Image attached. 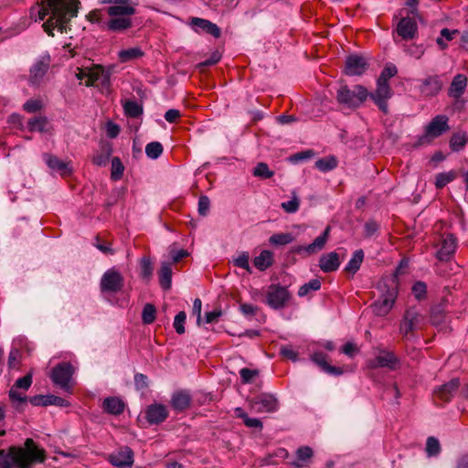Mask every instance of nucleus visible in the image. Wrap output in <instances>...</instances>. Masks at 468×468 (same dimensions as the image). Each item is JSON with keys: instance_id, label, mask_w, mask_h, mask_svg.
<instances>
[{"instance_id": "24", "label": "nucleus", "mask_w": 468, "mask_h": 468, "mask_svg": "<svg viewBox=\"0 0 468 468\" xmlns=\"http://www.w3.org/2000/svg\"><path fill=\"white\" fill-rule=\"evenodd\" d=\"M110 462L112 465L120 468L132 467L133 463V452L129 447H124L111 454Z\"/></svg>"}, {"instance_id": "26", "label": "nucleus", "mask_w": 468, "mask_h": 468, "mask_svg": "<svg viewBox=\"0 0 468 468\" xmlns=\"http://www.w3.org/2000/svg\"><path fill=\"white\" fill-rule=\"evenodd\" d=\"M327 358L328 356L323 352H314L311 356V360L320 367L324 372L333 376L342 375L344 373L343 369L341 367L329 365L327 363Z\"/></svg>"}, {"instance_id": "46", "label": "nucleus", "mask_w": 468, "mask_h": 468, "mask_svg": "<svg viewBox=\"0 0 468 468\" xmlns=\"http://www.w3.org/2000/svg\"><path fill=\"white\" fill-rule=\"evenodd\" d=\"M124 172V165H122L121 159L119 157H113L112 159V171H111V178L113 181L120 180Z\"/></svg>"}, {"instance_id": "41", "label": "nucleus", "mask_w": 468, "mask_h": 468, "mask_svg": "<svg viewBox=\"0 0 468 468\" xmlns=\"http://www.w3.org/2000/svg\"><path fill=\"white\" fill-rule=\"evenodd\" d=\"M48 120L45 116L31 118L27 122V129L29 132L45 133Z\"/></svg>"}, {"instance_id": "16", "label": "nucleus", "mask_w": 468, "mask_h": 468, "mask_svg": "<svg viewBox=\"0 0 468 468\" xmlns=\"http://www.w3.org/2000/svg\"><path fill=\"white\" fill-rule=\"evenodd\" d=\"M368 69V62L366 58L357 54H351L346 57L344 72L347 76H361Z\"/></svg>"}, {"instance_id": "58", "label": "nucleus", "mask_w": 468, "mask_h": 468, "mask_svg": "<svg viewBox=\"0 0 468 468\" xmlns=\"http://www.w3.org/2000/svg\"><path fill=\"white\" fill-rule=\"evenodd\" d=\"M258 375V370H253L247 367H243L239 370L240 378L245 384L252 382L253 378Z\"/></svg>"}, {"instance_id": "2", "label": "nucleus", "mask_w": 468, "mask_h": 468, "mask_svg": "<svg viewBox=\"0 0 468 468\" xmlns=\"http://www.w3.org/2000/svg\"><path fill=\"white\" fill-rule=\"evenodd\" d=\"M46 459L44 449L38 448L33 439H27L25 446H11L7 451L0 450V468H32Z\"/></svg>"}, {"instance_id": "50", "label": "nucleus", "mask_w": 468, "mask_h": 468, "mask_svg": "<svg viewBox=\"0 0 468 468\" xmlns=\"http://www.w3.org/2000/svg\"><path fill=\"white\" fill-rule=\"evenodd\" d=\"M320 288H321L320 280L313 279L299 288L298 295L300 297H304L310 292V291H318V290H320Z\"/></svg>"}, {"instance_id": "57", "label": "nucleus", "mask_w": 468, "mask_h": 468, "mask_svg": "<svg viewBox=\"0 0 468 468\" xmlns=\"http://www.w3.org/2000/svg\"><path fill=\"white\" fill-rule=\"evenodd\" d=\"M412 293L415 298L418 300H421L425 298L427 292L426 283L423 282H416L412 286Z\"/></svg>"}, {"instance_id": "9", "label": "nucleus", "mask_w": 468, "mask_h": 468, "mask_svg": "<svg viewBox=\"0 0 468 468\" xmlns=\"http://www.w3.org/2000/svg\"><path fill=\"white\" fill-rule=\"evenodd\" d=\"M291 299L288 289L280 284H271L266 292V303L274 310L282 309Z\"/></svg>"}, {"instance_id": "21", "label": "nucleus", "mask_w": 468, "mask_h": 468, "mask_svg": "<svg viewBox=\"0 0 468 468\" xmlns=\"http://www.w3.org/2000/svg\"><path fill=\"white\" fill-rule=\"evenodd\" d=\"M190 25L197 33L205 32L213 36L215 38H218L221 35L220 28L215 23H212L207 19L193 17Z\"/></svg>"}, {"instance_id": "38", "label": "nucleus", "mask_w": 468, "mask_h": 468, "mask_svg": "<svg viewBox=\"0 0 468 468\" xmlns=\"http://www.w3.org/2000/svg\"><path fill=\"white\" fill-rule=\"evenodd\" d=\"M364 260V252L362 250H356L352 258L349 260L348 263L345 267V271L355 274L360 268Z\"/></svg>"}, {"instance_id": "22", "label": "nucleus", "mask_w": 468, "mask_h": 468, "mask_svg": "<svg viewBox=\"0 0 468 468\" xmlns=\"http://www.w3.org/2000/svg\"><path fill=\"white\" fill-rule=\"evenodd\" d=\"M49 56L43 57L37 60L30 69L29 82L33 85H38L46 75L49 68Z\"/></svg>"}, {"instance_id": "6", "label": "nucleus", "mask_w": 468, "mask_h": 468, "mask_svg": "<svg viewBox=\"0 0 468 468\" xmlns=\"http://www.w3.org/2000/svg\"><path fill=\"white\" fill-rule=\"evenodd\" d=\"M124 287V278L115 268L107 270L100 281V291L102 295H114Z\"/></svg>"}, {"instance_id": "39", "label": "nucleus", "mask_w": 468, "mask_h": 468, "mask_svg": "<svg viewBox=\"0 0 468 468\" xmlns=\"http://www.w3.org/2000/svg\"><path fill=\"white\" fill-rule=\"evenodd\" d=\"M468 142V137L466 133L458 132L454 133L450 139V147L453 152H460L463 149L465 144Z\"/></svg>"}, {"instance_id": "18", "label": "nucleus", "mask_w": 468, "mask_h": 468, "mask_svg": "<svg viewBox=\"0 0 468 468\" xmlns=\"http://www.w3.org/2000/svg\"><path fill=\"white\" fill-rule=\"evenodd\" d=\"M32 373L29 372L23 378H18L14 386L9 390V398L12 401L24 403L27 401V397L17 391V389L27 390L32 385Z\"/></svg>"}, {"instance_id": "28", "label": "nucleus", "mask_w": 468, "mask_h": 468, "mask_svg": "<svg viewBox=\"0 0 468 468\" xmlns=\"http://www.w3.org/2000/svg\"><path fill=\"white\" fill-rule=\"evenodd\" d=\"M457 248V239L452 234L447 235L442 242L441 247L437 252V258L440 261H448L455 252Z\"/></svg>"}, {"instance_id": "43", "label": "nucleus", "mask_w": 468, "mask_h": 468, "mask_svg": "<svg viewBox=\"0 0 468 468\" xmlns=\"http://www.w3.org/2000/svg\"><path fill=\"white\" fill-rule=\"evenodd\" d=\"M123 110L126 116L137 118L143 114V107L136 101L128 100L123 104Z\"/></svg>"}, {"instance_id": "25", "label": "nucleus", "mask_w": 468, "mask_h": 468, "mask_svg": "<svg viewBox=\"0 0 468 468\" xmlns=\"http://www.w3.org/2000/svg\"><path fill=\"white\" fill-rule=\"evenodd\" d=\"M460 387V380L457 378L451 379L449 382L441 385L434 390V396L444 401H450Z\"/></svg>"}, {"instance_id": "33", "label": "nucleus", "mask_w": 468, "mask_h": 468, "mask_svg": "<svg viewBox=\"0 0 468 468\" xmlns=\"http://www.w3.org/2000/svg\"><path fill=\"white\" fill-rule=\"evenodd\" d=\"M133 26L132 19L129 16H112L107 22V28L112 32H123Z\"/></svg>"}, {"instance_id": "64", "label": "nucleus", "mask_w": 468, "mask_h": 468, "mask_svg": "<svg viewBox=\"0 0 468 468\" xmlns=\"http://www.w3.org/2000/svg\"><path fill=\"white\" fill-rule=\"evenodd\" d=\"M220 58H221V55L218 52H217V51L213 52L207 59L200 62L197 65V67L198 68H206V67L213 66V65L217 64L220 60Z\"/></svg>"}, {"instance_id": "34", "label": "nucleus", "mask_w": 468, "mask_h": 468, "mask_svg": "<svg viewBox=\"0 0 468 468\" xmlns=\"http://www.w3.org/2000/svg\"><path fill=\"white\" fill-rule=\"evenodd\" d=\"M102 409L109 414L120 415L124 410V402L117 397H109L103 400Z\"/></svg>"}, {"instance_id": "32", "label": "nucleus", "mask_w": 468, "mask_h": 468, "mask_svg": "<svg viewBox=\"0 0 468 468\" xmlns=\"http://www.w3.org/2000/svg\"><path fill=\"white\" fill-rule=\"evenodd\" d=\"M467 86V78L463 74H457L449 88L448 94L450 97L459 99L465 91Z\"/></svg>"}, {"instance_id": "20", "label": "nucleus", "mask_w": 468, "mask_h": 468, "mask_svg": "<svg viewBox=\"0 0 468 468\" xmlns=\"http://www.w3.org/2000/svg\"><path fill=\"white\" fill-rule=\"evenodd\" d=\"M168 411L165 405L154 403L145 410V419L150 424H159L166 420Z\"/></svg>"}, {"instance_id": "49", "label": "nucleus", "mask_w": 468, "mask_h": 468, "mask_svg": "<svg viewBox=\"0 0 468 468\" xmlns=\"http://www.w3.org/2000/svg\"><path fill=\"white\" fill-rule=\"evenodd\" d=\"M274 172L270 170L266 163H259L253 169V176L256 177L269 179L272 177Z\"/></svg>"}, {"instance_id": "51", "label": "nucleus", "mask_w": 468, "mask_h": 468, "mask_svg": "<svg viewBox=\"0 0 468 468\" xmlns=\"http://www.w3.org/2000/svg\"><path fill=\"white\" fill-rule=\"evenodd\" d=\"M426 452L429 457L437 456L441 452V444L437 438L431 436L427 439Z\"/></svg>"}, {"instance_id": "56", "label": "nucleus", "mask_w": 468, "mask_h": 468, "mask_svg": "<svg viewBox=\"0 0 468 468\" xmlns=\"http://www.w3.org/2000/svg\"><path fill=\"white\" fill-rule=\"evenodd\" d=\"M43 108V103L40 100H28L23 104V110L29 113H34Z\"/></svg>"}, {"instance_id": "54", "label": "nucleus", "mask_w": 468, "mask_h": 468, "mask_svg": "<svg viewBox=\"0 0 468 468\" xmlns=\"http://www.w3.org/2000/svg\"><path fill=\"white\" fill-rule=\"evenodd\" d=\"M141 276L144 280H149L153 275V264L149 258L144 257L140 262Z\"/></svg>"}, {"instance_id": "1", "label": "nucleus", "mask_w": 468, "mask_h": 468, "mask_svg": "<svg viewBox=\"0 0 468 468\" xmlns=\"http://www.w3.org/2000/svg\"><path fill=\"white\" fill-rule=\"evenodd\" d=\"M78 0H39L30 8V16H36V22L48 16L42 27L49 37H54L55 29L61 34L67 32L68 24L78 15Z\"/></svg>"}, {"instance_id": "30", "label": "nucleus", "mask_w": 468, "mask_h": 468, "mask_svg": "<svg viewBox=\"0 0 468 468\" xmlns=\"http://www.w3.org/2000/svg\"><path fill=\"white\" fill-rule=\"evenodd\" d=\"M44 160L47 165L53 171L58 172L61 176H69L71 174V168L69 164L58 159L57 156L45 154Z\"/></svg>"}, {"instance_id": "8", "label": "nucleus", "mask_w": 468, "mask_h": 468, "mask_svg": "<svg viewBox=\"0 0 468 468\" xmlns=\"http://www.w3.org/2000/svg\"><path fill=\"white\" fill-rule=\"evenodd\" d=\"M423 322L424 316L415 307H410L405 311L400 322L399 333L403 337L409 338L414 331L421 328Z\"/></svg>"}, {"instance_id": "40", "label": "nucleus", "mask_w": 468, "mask_h": 468, "mask_svg": "<svg viewBox=\"0 0 468 468\" xmlns=\"http://www.w3.org/2000/svg\"><path fill=\"white\" fill-rule=\"evenodd\" d=\"M144 55V51L139 47L122 49L118 54L121 62L123 63L142 58Z\"/></svg>"}, {"instance_id": "42", "label": "nucleus", "mask_w": 468, "mask_h": 468, "mask_svg": "<svg viewBox=\"0 0 468 468\" xmlns=\"http://www.w3.org/2000/svg\"><path fill=\"white\" fill-rule=\"evenodd\" d=\"M314 166L321 172H329L337 166V159L334 155L320 158L315 162Z\"/></svg>"}, {"instance_id": "53", "label": "nucleus", "mask_w": 468, "mask_h": 468, "mask_svg": "<svg viewBox=\"0 0 468 468\" xmlns=\"http://www.w3.org/2000/svg\"><path fill=\"white\" fill-rule=\"evenodd\" d=\"M445 320V311L440 305L435 306L431 311V322L433 325L439 326Z\"/></svg>"}, {"instance_id": "60", "label": "nucleus", "mask_w": 468, "mask_h": 468, "mask_svg": "<svg viewBox=\"0 0 468 468\" xmlns=\"http://www.w3.org/2000/svg\"><path fill=\"white\" fill-rule=\"evenodd\" d=\"M249 259H250L249 253L242 252L240 255H239L234 260V264L239 268H242V269L248 271L249 272H251V270H250V267L249 264Z\"/></svg>"}, {"instance_id": "11", "label": "nucleus", "mask_w": 468, "mask_h": 468, "mask_svg": "<svg viewBox=\"0 0 468 468\" xmlns=\"http://www.w3.org/2000/svg\"><path fill=\"white\" fill-rule=\"evenodd\" d=\"M101 4H111L107 8L110 16H131L135 14L137 0H100Z\"/></svg>"}, {"instance_id": "5", "label": "nucleus", "mask_w": 468, "mask_h": 468, "mask_svg": "<svg viewBox=\"0 0 468 468\" xmlns=\"http://www.w3.org/2000/svg\"><path fill=\"white\" fill-rule=\"evenodd\" d=\"M448 117L443 114H439L432 118L426 126L424 134L418 137L417 142L414 144V147L429 144L432 139L439 137L449 131L450 126L448 124Z\"/></svg>"}, {"instance_id": "7", "label": "nucleus", "mask_w": 468, "mask_h": 468, "mask_svg": "<svg viewBox=\"0 0 468 468\" xmlns=\"http://www.w3.org/2000/svg\"><path fill=\"white\" fill-rule=\"evenodd\" d=\"M74 372L75 368L69 362H61L52 368L50 378L56 386L70 393L71 387L69 382Z\"/></svg>"}, {"instance_id": "17", "label": "nucleus", "mask_w": 468, "mask_h": 468, "mask_svg": "<svg viewBox=\"0 0 468 468\" xmlns=\"http://www.w3.org/2000/svg\"><path fill=\"white\" fill-rule=\"evenodd\" d=\"M443 83L438 75H431L420 80L419 90L425 98L436 96L442 89Z\"/></svg>"}, {"instance_id": "14", "label": "nucleus", "mask_w": 468, "mask_h": 468, "mask_svg": "<svg viewBox=\"0 0 468 468\" xmlns=\"http://www.w3.org/2000/svg\"><path fill=\"white\" fill-rule=\"evenodd\" d=\"M368 96L383 113H388V101L393 96L392 89L388 83L377 81L376 90L369 93Z\"/></svg>"}, {"instance_id": "55", "label": "nucleus", "mask_w": 468, "mask_h": 468, "mask_svg": "<svg viewBox=\"0 0 468 468\" xmlns=\"http://www.w3.org/2000/svg\"><path fill=\"white\" fill-rule=\"evenodd\" d=\"M186 320V314L184 311L179 312L174 319V327L178 335H183L185 330V324Z\"/></svg>"}, {"instance_id": "36", "label": "nucleus", "mask_w": 468, "mask_h": 468, "mask_svg": "<svg viewBox=\"0 0 468 468\" xmlns=\"http://www.w3.org/2000/svg\"><path fill=\"white\" fill-rule=\"evenodd\" d=\"M159 282L164 290H169L172 285V268L168 262H163L159 271Z\"/></svg>"}, {"instance_id": "61", "label": "nucleus", "mask_w": 468, "mask_h": 468, "mask_svg": "<svg viewBox=\"0 0 468 468\" xmlns=\"http://www.w3.org/2000/svg\"><path fill=\"white\" fill-rule=\"evenodd\" d=\"M210 207V200L207 196H201L198 199V213L200 216H207Z\"/></svg>"}, {"instance_id": "15", "label": "nucleus", "mask_w": 468, "mask_h": 468, "mask_svg": "<svg viewBox=\"0 0 468 468\" xmlns=\"http://www.w3.org/2000/svg\"><path fill=\"white\" fill-rule=\"evenodd\" d=\"M399 360L393 352L386 349H378V353L374 359L367 362V367L371 369L378 367H387L395 370L399 366Z\"/></svg>"}, {"instance_id": "4", "label": "nucleus", "mask_w": 468, "mask_h": 468, "mask_svg": "<svg viewBox=\"0 0 468 468\" xmlns=\"http://www.w3.org/2000/svg\"><path fill=\"white\" fill-rule=\"evenodd\" d=\"M369 92L362 85H355L350 89L346 84L340 85L336 90V101L349 109L358 108L367 101Z\"/></svg>"}, {"instance_id": "31", "label": "nucleus", "mask_w": 468, "mask_h": 468, "mask_svg": "<svg viewBox=\"0 0 468 468\" xmlns=\"http://www.w3.org/2000/svg\"><path fill=\"white\" fill-rule=\"evenodd\" d=\"M112 154V144L102 143L100 144L99 150L92 156V164L97 166H106Z\"/></svg>"}, {"instance_id": "45", "label": "nucleus", "mask_w": 468, "mask_h": 468, "mask_svg": "<svg viewBox=\"0 0 468 468\" xmlns=\"http://www.w3.org/2000/svg\"><path fill=\"white\" fill-rule=\"evenodd\" d=\"M457 177L455 171L439 173L436 176L435 186L437 189L443 188L446 185L452 182Z\"/></svg>"}, {"instance_id": "63", "label": "nucleus", "mask_w": 468, "mask_h": 468, "mask_svg": "<svg viewBox=\"0 0 468 468\" xmlns=\"http://www.w3.org/2000/svg\"><path fill=\"white\" fill-rule=\"evenodd\" d=\"M134 385L138 390L146 388L148 387L147 376L142 373H136L134 375Z\"/></svg>"}, {"instance_id": "12", "label": "nucleus", "mask_w": 468, "mask_h": 468, "mask_svg": "<svg viewBox=\"0 0 468 468\" xmlns=\"http://www.w3.org/2000/svg\"><path fill=\"white\" fill-rule=\"evenodd\" d=\"M76 76L79 80L87 79L85 80V85L88 87L95 85L107 87L110 85V76L101 66L81 69Z\"/></svg>"}, {"instance_id": "44", "label": "nucleus", "mask_w": 468, "mask_h": 468, "mask_svg": "<svg viewBox=\"0 0 468 468\" xmlns=\"http://www.w3.org/2000/svg\"><path fill=\"white\" fill-rule=\"evenodd\" d=\"M295 239L292 233H275L269 238V243L272 246H284Z\"/></svg>"}, {"instance_id": "35", "label": "nucleus", "mask_w": 468, "mask_h": 468, "mask_svg": "<svg viewBox=\"0 0 468 468\" xmlns=\"http://www.w3.org/2000/svg\"><path fill=\"white\" fill-rule=\"evenodd\" d=\"M273 263V254L268 250H262L259 256L253 260L254 266L260 271H265Z\"/></svg>"}, {"instance_id": "37", "label": "nucleus", "mask_w": 468, "mask_h": 468, "mask_svg": "<svg viewBox=\"0 0 468 468\" xmlns=\"http://www.w3.org/2000/svg\"><path fill=\"white\" fill-rule=\"evenodd\" d=\"M313 455L314 452L311 447L302 446L296 451V460L292 463V465L297 468L303 467Z\"/></svg>"}, {"instance_id": "10", "label": "nucleus", "mask_w": 468, "mask_h": 468, "mask_svg": "<svg viewBox=\"0 0 468 468\" xmlns=\"http://www.w3.org/2000/svg\"><path fill=\"white\" fill-rule=\"evenodd\" d=\"M250 409L256 413H271L279 408L277 398L269 393L260 394L248 401Z\"/></svg>"}, {"instance_id": "19", "label": "nucleus", "mask_w": 468, "mask_h": 468, "mask_svg": "<svg viewBox=\"0 0 468 468\" xmlns=\"http://www.w3.org/2000/svg\"><path fill=\"white\" fill-rule=\"evenodd\" d=\"M29 402L33 406H58L61 408L69 407V402L58 396L48 394V395H36L29 398Z\"/></svg>"}, {"instance_id": "59", "label": "nucleus", "mask_w": 468, "mask_h": 468, "mask_svg": "<svg viewBox=\"0 0 468 468\" xmlns=\"http://www.w3.org/2000/svg\"><path fill=\"white\" fill-rule=\"evenodd\" d=\"M299 199L294 197L286 202H282L281 207L287 213H295L299 209Z\"/></svg>"}, {"instance_id": "52", "label": "nucleus", "mask_w": 468, "mask_h": 468, "mask_svg": "<svg viewBox=\"0 0 468 468\" xmlns=\"http://www.w3.org/2000/svg\"><path fill=\"white\" fill-rule=\"evenodd\" d=\"M156 309L154 304L146 303L143 309L142 321L144 324H151L155 320Z\"/></svg>"}, {"instance_id": "62", "label": "nucleus", "mask_w": 468, "mask_h": 468, "mask_svg": "<svg viewBox=\"0 0 468 468\" xmlns=\"http://www.w3.org/2000/svg\"><path fill=\"white\" fill-rule=\"evenodd\" d=\"M21 354L17 348H12L8 355V367L10 368L17 367Z\"/></svg>"}, {"instance_id": "23", "label": "nucleus", "mask_w": 468, "mask_h": 468, "mask_svg": "<svg viewBox=\"0 0 468 468\" xmlns=\"http://www.w3.org/2000/svg\"><path fill=\"white\" fill-rule=\"evenodd\" d=\"M397 33L405 40L413 39L418 32V25L411 17H403L397 26Z\"/></svg>"}, {"instance_id": "13", "label": "nucleus", "mask_w": 468, "mask_h": 468, "mask_svg": "<svg viewBox=\"0 0 468 468\" xmlns=\"http://www.w3.org/2000/svg\"><path fill=\"white\" fill-rule=\"evenodd\" d=\"M330 227H326L323 233L318 236L312 243L306 246H294L291 249L290 252L299 254L303 257L313 255L322 250L329 238Z\"/></svg>"}, {"instance_id": "3", "label": "nucleus", "mask_w": 468, "mask_h": 468, "mask_svg": "<svg viewBox=\"0 0 468 468\" xmlns=\"http://www.w3.org/2000/svg\"><path fill=\"white\" fill-rule=\"evenodd\" d=\"M380 291V298L371 304L372 312L378 316H385L392 309L398 295L394 279L381 281L378 284Z\"/></svg>"}, {"instance_id": "47", "label": "nucleus", "mask_w": 468, "mask_h": 468, "mask_svg": "<svg viewBox=\"0 0 468 468\" xmlns=\"http://www.w3.org/2000/svg\"><path fill=\"white\" fill-rule=\"evenodd\" d=\"M163 151V145L159 142H151L145 146V154L151 159H157Z\"/></svg>"}, {"instance_id": "27", "label": "nucleus", "mask_w": 468, "mask_h": 468, "mask_svg": "<svg viewBox=\"0 0 468 468\" xmlns=\"http://www.w3.org/2000/svg\"><path fill=\"white\" fill-rule=\"evenodd\" d=\"M339 255L335 251L323 254L319 259V268L324 272H333L340 266Z\"/></svg>"}, {"instance_id": "29", "label": "nucleus", "mask_w": 468, "mask_h": 468, "mask_svg": "<svg viewBox=\"0 0 468 468\" xmlns=\"http://www.w3.org/2000/svg\"><path fill=\"white\" fill-rule=\"evenodd\" d=\"M192 398L186 390L175 392L171 398L172 408L178 412L184 411L190 407Z\"/></svg>"}, {"instance_id": "48", "label": "nucleus", "mask_w": 468, "mask_h": 468, "mask_svg": "<svg viewBox=\"0 0 468 468\" xmlns=\"http://www.w3.org/2000/svg\"><path fill=\"white\" fill-rule=\"evenodd\" d=\"M398 73L397 67L392 64H387L378 78V82L388 83V80Z\"/></svg>"}]
</instances>
